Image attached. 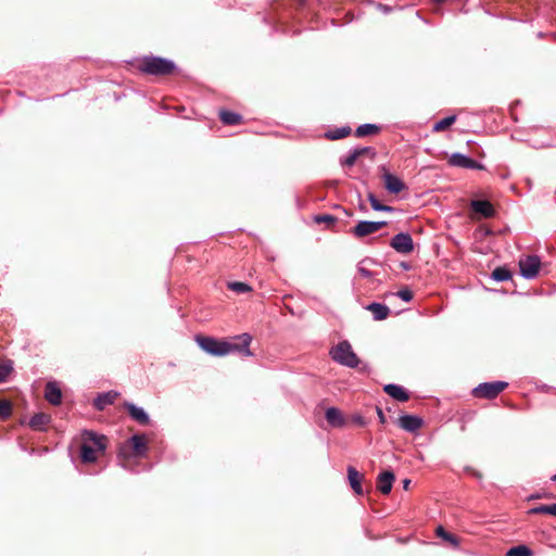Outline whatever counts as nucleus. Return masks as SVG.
Wrapping results in <instances>:
<instances>
[{"label":"nucleus","instance_id":"1","mask_svg":"<svg viewBox=\"0 0 556 556\" xmlns=\"http://www.w3.org/2000/svg\"><path fill=\"white\" fill-rule=\"evenodd\" d=\"M195 342L204 352L216 357H223L228 354H238L243 357L253 355L250 350L252 337L249 333L225 339L198 334Z\"/></svg>","mask_w":556,"mask_h":556},{"label":"nucleus","instance_id":"2","mask_svg":"<svg viewBox=\"0 0 556 556\" xmlns=\"http://www.w3.org/2000/svg\"><path fill=\"white\" fill-rule=\"evenodd\" d=\"M108 438L93 431L81 433L80 459L85 464L94 463L106 448Z\"/></svg>","mask_w":556,"mask_h":556},{"label":"nucleus","instance_id":"3","mask_svg":"<svg viewBox=\"0 0 556 556\" xmlns=\"http://www.w3.org/2000/svg\"><path fill=\"white\" fill-rule=\"evenodd\" d=\"M137 68L148 75L168 76L175 72L176 65L173 61L161 56L146 55L138 60Z\"/></svg>","mask_w":556,"mask_h":556},{"label":"nucleus","instance_id":"4","mask_svg":"<svg viewBox=\"0 0 556 556\" xmlns=\"http://www.w3.org/2000/svg\"><path fill=\"white\" fill-rule=\"evenodd\" d=\"M148 451V440L146 434H134L125 441L118 451V458L124 468H128V463L132 457H141Z\"/></svg>","mask_w":556,"mask_h":556},{"label":"nucleus","instance_id":"5","mask_svg":"<svg viewBox=\"0 0 556 556\" xmlns=\"http://www.w3.org/2000/svg\"><path fill=\"white\" fill-rule=\"evenodd\" d=\"M333 361L350 368H356L359 364L358 356L352 350L349 341L344 340L338 343L336 348L330 351Z\"/></svg>","mask_w":556,"mask_h":556},{"label":"nucleus","instance_id":"6","mask_svg":"<svg viewBox=\"0 0 556 556\" xmlns=\"http://www.w3.org/2000/svg\"><path fill=\"white\" fill-rule=\"evenodd\" d=\"M508 383L504 381L480 383L472 390V394L477 399H495L501 392L507 388Z\"/></svg>","mask_w":556,"mask_h":556},{"label":"nucleus","instance_id":"7","mask_svg":"<svg viewBox=\"0 0 556 556\" xmlns=\"http://www.w3.org/2000/svg\"><path fill=\"white\" fill-rule=\"evenodd\" d=\"M519 268L523 277L532 279L539 274L541 261L536 255H528L519 260Z\"/></svg>","mask_w":556,"mask_h":556},{"label":"nucleus","instance_id":"8","mask_svg":"<svg viewBox=\"0 0 556 556\" xmlns=\"http://www.w3.org/2000/svg\"><path fill=\"white\" fill-rule=\"evenodd\" d=\"M471 219H478L480 217L491 218L495 215V210L491 202L486 200H472L470 202Z\"/></svg>","mask_w":556,"mask_h":556},{"label":"nucleus","instance_id":"9","mask_svg":"<svg viewBox=\"0 0 556 556\" xmlns=\"http://www.w3.org/2000/svg\"><path fill=\"white\" fill-rule=\"evenodd\" d=\"M387 222H368L363 220L359 222L352 230L351 232L356 238H364L366 236H369L371 233H375L387 226Z\"/></svg>","mask_w":556,"mask_h":556},{"label":"nucleus","instance_id":"10","mask_svg":"<svg viewBox=\"0 0 556 556\" xmlns=\"http://www.w3.org/2000/svg\"><path fill=\"white\" fill-rule=\"evenodd\" d=\"M390 247L399 253L408 254L414 250V242L409 233L400 232L391 239Z\"/></svg>","mask_w":556,"mask_h":556},{"label":"nucleus","instance_id":"11","mask_svg":"<svg viewBox=\"0 0 556 556\" xmlns=\"http://www.w3.org/2000/svg\"><path fill=\"white\" fill-rule=\"evenodd\" d=\"M380 170L384 188L390 193L397 194L405 189V184L397 176L391 174L384 166H382Z\"/></svg>","mask_w":556,"mask_h":556},{"label":"nucleus","instance_id":"12","mask_svg":"<svg viewBox=\"0 0 556 556\" xmlns=\"http://www.w3.org/2000/svg\"><path fill=\"white\" fill-rule=\"evenodd\" d=\"M448 164L455 167L471 168V169H483L484 166L477 161L467 157L460 153H454L448 159Z\"/></svg>","mask_w":556,"mask_h":556},{"label":"nucleus","instance_id":"13","mask_svg":"<svg viewBox=\"0 0 556 556\" xmlns=\"http://www.w3.org/2000/svg\"><path fill=\"white\" fill-rule=\"evenodd\" d=\"M397 425L403 430L413 433L422 427L424 420L422 418L414 415H403L397 419Z\"/></svg>","mask_w":556,"mask_h":556},{"label":"nucleus","instance_id":"14","mask_svg":"<svg viewBox=\"0 0 556 556\" xmlns=\"http://www.w3.org/2000/svg\"><path fill=\"white\" fill-rule=\"evenodd\" d=\"M123 406L128 412L129 416L139 425L148 426L150 424V417L142 408L137 407L130 402H125Z\"/></svg>","mask_w":556,"mask_h":556},{"label":"nucleus","instance_id":"15","mask_svg":"<svg viewBox=\"0 0 556 556\" xmlns=\"http://www.w3.org/2000/svg\"><path fill=\"white\" fill-rule=\"evenodd\" d=\"M45 399L52 405H60L62 402V391L55 381H49L45 388Z\"/></svg>","mask_w":556,"mask_h":556},{"label":"nucleus","instance_id":"16","mask_svg":"<svg viewBox=\"0 0 556 556\" xmlns=\"http://www.w3.org/2000/svg\"><path fill=\"white\" fill-rule=\"evenodd\" d=\"M394 479H395V477L392 471L386 470V471L381 472L377 478V484H376L377 489L382 494H389L392 490V484H393Z\"/></svg>","mask_w":556,"mask_h":556},{"label":"nucleus","instance_id":"17","mask_svg":"<svg viewBox=\"0 0 556 556\" xmlns=\"http://www.w3.org/2000/svg\"><path fill=\"white\" fill-rule=\"evenodd\" d=\"M348 479L351 488L357 495H363L362 481L364 479V475L358 472L354 467H348Z\"/></svg>","mask_w":556,"mask_h":556},{"label":"nucleus","instance_id":"18","mask_svg":"<svg viewBox=\"0 0 556 556\" xmlns=\"http://www.w3.org/2000/svg\"><path fill=\"white\" fill-rule=\"evenodd\" d=\"M383 391L396 401L406 402L409 400L408 392L401 386L387 384L383 387Z\"/></svg>","mask_w":556,"mask_h":556},{"label":"nucleus","instance_id":"19","mask_svg":"<svg viewBox=\"0 0 556 556\" xmlns=\"http://www.w3.org/2000/svg\"><path fill=\"white\" fill-rule=\"evenodd\" d=\"M118 395L119 394L115 391L101 393L93 400V406L98 410H103L108 405L113 404Z\"/></svg>","mask_w":556,"mask_h":556},{"label":"nucleus","instance_id":"20","mask_svg":"<svg viewBox=\"0 0 556 556\" xmlns=\"http://www.w3.org/2000/svg\"><path fill=\"white\" fill-rule=\"evenodd\" d=\"M51 421V416L46 413L35 414L29 420V427L37 431H42Z\"/></svg>","mask_w":556,"mask_h":556},{"label":"nucleus","instance_id":"21","mask_svg":"<svg viewBox=\"0 0 556 556\" xmlns=\"http://www.w3.org/2000/svg\"><path fill=\"white\" fill-rule=\"evenodd\" d=\"M326 420L332 427H343L345 425V419L340 409L336 407H329L325 414Z\"/></svg>","mask_w":556,"mask_h":556},{"label":"nucleus","instance_id":"22","mask_svg":"<svg viewBox=\"0 0 556 556\" xmlns=\"http://www.w3.org/2000/svg\"><path fill=\"white\" fill-rule=\"evenodd\" d=\"M367 309L374 315L376 320H384L390 314V308L380 303H371L367 306Z\"/></svg>","mask_w":556,"mask_h":556},{"label":"nucleus","instance_id":"23","mask_svg":"<svg viewBox=\"0 0 556 556\" xmlns=\"http://www.w3.org/2000/svg\"><path fill=\"white\" fill-rule=\"evenodd\" d=\"M218 116L225 125H240L243 121L240 114L227 110H220Z\"/></svg>","mask_w":556,"mask_h":556},{"label":"nucleus","instance_id":"24","mask_svg":"<svg viewBox=\"0 0 556 556\" xmlns=\"http://www.w3.org/2000/svg\"><path fill=\"white\" fill-rule=\"evenodd\" d=\"M380 127L375 124H363L358 126L355 130V136L358 138L366 136H374L379 134Z\"/></svg>","mask_w":556,"mask_h":556},{"label":"nucleus","instance_id":"25","mask_svg":"<svg viewBox=\"0 0 556 556\" xmlns=\"http://www.w3.org/2000/svg\"><path fill=\"white\" fill-rule=\"evenodd\" d=\"M530 515H552L556 517V503L554 504H542L540 506L533 507L529 510Z\"/></svg>","mask_w":556,"mask_h":556},{"label":"nucleus","instance_id":"26","mask_svg":"<svg viewBox=\"0 0 556 556\" xmlns=\"http://www.w3.org/2000/svg\"><path fill=\"white\" fill-rule=\"evenodd\" d=\"M351 131H352L351 127L346 126V127L337 128L334 130L327 131L325 134V137L329 140H338V139H342V138L350 136Z\"/></svg>","mask_w":556,"mask_h":556},{"label":"nucleus","instance_id":"27","mask_svg":"<svg viewBox=\"0 0 556 556\" xmlns=\"http://www.w3.org/2000/svg\"><path fill=\"white\" fill-rule=\"evenodd\" d=\"M456 121V116L455 115H452V116H447L439 122H437L434 125H433V131L434 132H441V131H444L446 130L448 127H451Z\"/></svg>","mask_w":556,"mask_h":556},{"label":"nucleus","instance_id":"28","mask_svg":"<svg viewBox=\"0 0 556 556\" xmlns=\"http://www.w3.org/2000/svg\"><path fill=\"white\" fill-rule=\"evenodd\" d=\"M227 287L229 290L238 293V294H241V293H247V292H251L252 291V288L245 283V282H241V281H233V282H228L227 283Z\"/></svg>","mask_w":556,"mask_h":556},{"label":"nucleus","instance_id":"29","mask_svg":"<svg viewBox=\"0 0 556 556\" xmlns=\"http://www.w3.org/2000/svg\"><path fill=\"white\" fill-rule=\"evenodd\" d=\"M435 532H437L438 536L442 538L444 541L448 542L453 546L458 545V539L455 535H453L452 533L445 531L443 527H441V526L438 527Z\"/></svg>","mask_w":556,"mask_h":556},{"label":"nucleus","instance_id":"30","mask_svg":"<svg viewBox=\"0 0 556 556\" xmlns=\"http://www.w3.org/2000/svg\"><path fill=\"white\" fill-rule=\"evenodd\" d=\"M492 278L497 281H505L511 278V273L505 267H496L492 271Z\"/></svg>","mask_w":556,"mask_h":556},{"label":"nucleus","instance_id":"31","mask_svg":"<svg viewBox=\"0 0 556 556\" xmlns=\"http://www.w3.org/2000/svg\"><path fill=\"white\" fill-rule=\"evenodd\" d=\"M368 200L370 202L371 207L375 211H382V212H391L393 207L382 204L375 195L374 193L368 194Z\"/></svg>","mask_w":556,"mask_h":556},{"label":"nucleus","instance_id":"32","mask_svg":"<svg viewBox=\"0 0 556 556\" xmlns=\"http://www.w3.org/2000/svg\"><path fill=\"white\" fill-rule=\"evenodd\" d=\"M507 556H532V551L526 545L511 547L507 552Z\"/></svg>","mask_w":556,"mask_h":556},{"label":"nucleus","instance_id":"33","mask_svg":"<svg viewBox=\"0 0 556 556\" xmlns=\"http://www.w3.org/2000/svg\"><path fill=\"white\" fill-rule=\"evenodd\" d=\"M12 414V404L8 400H0V419H7Z\"/></svg>","mask_w":556,"mask_h":556},{"label":"nucleus","instance_id":"34","mask_svg":"<svg viewBox=\"0 0 556 556\" xmlns=\"http://www.w3.org/2000/svg\"><path fill=\"white\" fill-rule=\"evenodd\" d=\"M337 217L333 216V215H329V214H320V215H317L315 216V222L317 224H321V223H325L327 224L328 226H332L337 223Z\"/></svg>","mask_w":556,"mask_h":556},{"label":"nucleus","instance_id":"35","mask_svg":"<svg viewBox=\"0 0 556 556\" xmlns=\"http://www.w3.org/2000/svg\"><path fill=\"white\" fill-rule=\"evenodd\" d=\"M366 262L374 263V261L369 258L363 260L357 267V273L362 278L369 279L372 277V273L364 266Z\"/></svg>","mask_w":556,"mask_h":556},{"label":"nucleus","instance_id":"36","mask_svg":"<svg viewBox=\"0 0 556 556\" xmlns=\"http://www.w3.org/2000/svg\"><path fill=\"white\" fill-rule=\"evenodd\" d=\"M358 155L356 154L355 150L352 151L344 160L341 161L342 166L352 167L356 164L358 161Z\"/></svg>","mask_w":556,"mask_h":556},{"label":"nucleus","instance_id":"37","mask_svg":"<svg viewBox=\"0 0 556 556\" xmlns=\"http://www.w3.org/2000/svg\"><path fill=\"white\" fill-rule=\"evenodd\" d=\"M355 152L358 155V157L368 155V156H370V159H375V156H376V151L369 147L355 149Z\"/></svg>","mask_w":556,"mask_h":556},{"label":"nucleus","instance_id":"38","mask_svg":"<svg viewBox=\"0 0 556 556\" xmlns=\"http://www.w3.org/2000/svg\"><path fill=\"white\" fill-rule=\"evenodd\" d=\"M396 294L405 302H409L413 299V292L407 288L400 290Z\"/></svg>","mask_w":556,"mask_h":556},{"label":"nucleus","instance_id":"39","mask_svg":"<svg viewBox=\"0 0 556 556\" xmlns=\"http://www.w3.org/2000/svg\"><path fill=\"white\" fill-rule=\"evenodd\" d=\"M352 421L361 427L365 426L366 425V421L364 419L363 416L361 415H353L352 416Z\"/></svg>","mask_w":556,"mask_h":556},{"label":"nucleus","instance_id":"40","mask_svg":"<svg viewBox=\"0 0 556 556\" xmlns=\"http://www.w3.org/2000/svg\"><path fill=\"white\" fill-rule=\"evenodd\" d=\"M376 410H377V415H378L379 421L381 424H386L387 419H386V416H384L382 409L380 407H376Z\"/></svg>","mask_w":556,"mask_h":556},{"label":"nucleus","instance_id":"41","mask_svg":"<svg viewBox=\"0 0 556 556\" xmlns=\"http://www.w3.org/2000/svg\"><path fill=\"white\" fill-rule=\"evenodd\" d=\"M402 483H403V489L404 490H408L409 489V485H410V480L409 479H404L402 481Z\"/></svg>","mask_w":556,"mask_h":556},{"label":"nucleus","instance_id":"42","mask_svg":"<svg viewBox=\"0 0 556 556\" xmlns=\"http://www.w3.org/2000/svg\"><path fill=\"white\" fill-rule=\"evenodd\" d=\"M7 374H8V372H5V371H1V370H0V382H1V381H4V379H5V377H7Z\"/></svg>","mask_w":556,"mask_h":556},{"label":"nucleus","instance_id":"43","mask_svg":"<svg viewBox=\"0 0 556 556\" xmlns=\"http://www.w3.org/2000/svg\"><path fill=\"white\" fill-rule=\"evenodd\" d=\"M433 1H434V2H437V3H443V2H445L446 0H433Z\"/></svg>","mask_w":556,"mask_h":556},{"label":"nucleus","instance_id":"44","mask_svg":"<svg viewBox=\"0 0 556 556\" xmlns=\"http://www.w3.org/2000/svg\"><path fill=\"white\" fill-rule=\"evenodd\" d=\"M553 480H556V475L553 477Z\"/></svg>","mask_w":556,"mask_h":556}]
</instances>
